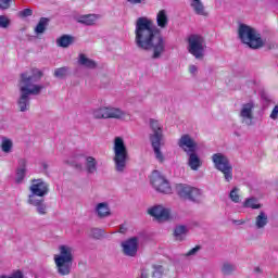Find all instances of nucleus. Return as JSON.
<instances>
[{
    "instance_id": "obj_45",
    "label": "nucleus",
    "mask_w": 278,
    "mask_h": 278,
    "mask_svg": "<svg viewBox=\"0 0 278 278\" xmlns=\"http://www.w3.org/2000/svg\"><path fill=\"white\" fill-rule=\"evenodd\" d=\"M128 3H131L132 5H138L140 3H144L147 0H127Z\"/></svg>"
},
{
    "instance_id": "obj_13",
    "label": "nucleus",
    "mask_w": 278,
    "mask_h": 278,
    "mask_svg": "<svg viewBox=\"0 0 278 278\" xmlns=\"http://www.w3.org/2000/svg\"><path fill=\"white\" fill-rule=\"evenodd\" d=\"M178 147L185 151V153L190 154L197 152V143L194 142V139L190 137V135H182L180 139L178 140Z\"/></svg>"
},
{
    "instance_id": "obj_48",
    "label": "nucleus",
    "mask_w": 278,
    "mask_h": 278,
    "mask_svg": "<svg viewBox=\"0 0 278 278\" xmlns=\"http://www.w3.org/2000/svg\"><path fill=\"white\" fill-rule=\"evenodd\" d=\"M76 168L81 169V164H77V165H76Z\"/></svg>"
},
{
    "instance_id": "obj_23",
    "label": "nucleus",
    "mask_w": 278,
    "mask_h": 278,
    "mask_svg": "<svg viewBox=\"0 0 278 278\" xmlns=\"http://www.w3.org/2000/svg\"><path fill=\"white\" fill-rule=\"evenodd\" d=\"M188 233V228L184 225L177 226L174 230V237L176 240L181 242V240H186V235Z\"/></svg>"
},
{
    "instance_id": "obj_30",
    "label": "nucleus",
    "mask_w": 278,
    "mask_h": 278,
    "mask_svg": "<svg viewBox=\"0 0 278 278\" xmlns=\"http://www.w3.org/2000/svg\"><path fill=\"white\" fill-rule=\"evenodd\" d=\"M79 64L86 66V68H97V62L88 59L86 54H79Z\"/></svg>"
},
{
    "instance_id": "obj_16",
    "label": "nucleus",
    "mask_w": 278,
    "mask_h": 278,
    "mask_svg": "<svg viewBox=\"0 0 278 278\" xmlns=\"http://www.w3.org/2000/svg\"><path fill=\"white\" fill-rule=\"evenodd\" d=\"M150 127L153 131V135L150 136L151 142L154 140L162 141V126L160 125V122L155 119H150Z\"/></svg>"
},
{
    "instance_id": "obj_1",
    "label": "nucleus",
    "mask_w": 278,
    "mask_h": 278,
    "mask_svg": "<svg viewBox=\"0 0 278 278\" xmlns=\"http://www.w3.org/2000/svg\"><path fill=\"white\" fill-rule=\"evenodd\" d=\"M135 42L139 49L143 51H152L153 60L162 58L166 51V42L160 29L153 24V20L149 17H139L136 21Z\"/></svg>"
},
{
    "instance_id": "obj_12",
    "label": "nucleus",
    "mask_w": 278,
    "mask_h": 278,
    "mask_svg": "<svg viewBox=\"0 0 278 278\" xmlns=\"http://www.w3.org/2000/svg\"><path fill=\"white\" fill-rule=\"evenodd\" d=\"M148 214H150V216H153V218H155V220H157L159 223H164L165 220H169L170 218V211L162 205H156L149 208Z\"/></svg>"
},
{
    "instance_id": "obj_11",
    "label": "nucleus",
    "mask_w": 278,
    "mask_h": 278,
    "mask_svg": "<svg viewBox=\"0 0 278 278\" xmlns=\"http://www.w3.org/2000/svg\"><path fill=\"white\" fill-rule=\"evenodd\" d=\"M29 190L34 197H47L49 194V184L45 182L42 179H33L30 181Z\"/></svg>"
},
{
    "instance_id": "obj_34",
    "label": "nucleus",
    "mask_w": 278,
    "mask_h": 278,
    "mask_svg": "<svg viewBox=\"0 0 278 278\" xmlns=\"http://www.w3.org/2000/svg\"><path fill=\"white\" fill-rule=\"evenodd\" d=\"M235 270H236V265L231 263H224V265L222 266L223 275H232Z\"/></svg>"
},
{
    "instance_id": "obj_20",
    "label": "nucleus",
    "mask_w": 278,
    "mask_h": 278,
    "mask_svg": "<svg viewBox=\"0 0 278 278\" xmlns=\"http://www.w3.org/2000/svg\"><path fill=\"white\" fill-rule=\"evenodd\" d=\"M191 8L194 10L195 14L200 16H207V12H205V7L201 0H192Z\"/></svg>"
},
{
    "instance_id": "obj_44",
    "label": "nucleus",
    "mask_w": 278,
    "mask_h": 278,
    "mask_svg": "<svg viewBox=\"0 0 278 278\" xmlns=\"http://www.w3.org/2000/svg\"><path fill=\"white\" fill-rule=\"evenodd\" d=\"M277 117H278V105H275V108L270 113V118H273V121H277Z\"/></svg>"
},
{
    "instance_id": "obj_24",
    "label": "nucleus",
    "mask_w": 278,
    "mask_h": 278,
    "mask_svg": "<svg viewBox=\"0 0 278 278\" xmlns=\"http://www.w3.org/2000/svg\"><path fill=\"white\" fill-rule=\"evenodd\" d=\"M77 23H80V25H94L97 16L94 14L81 15L78 17Z\"/></svg>"
},
{
    "instance_id": "obj_47",
    "label": "nucleus",
    "mask_w": 278,
    "mask_h": 278,
    "mask_svg": "<svg viewBox=\"0 0 278 278\" xmlns=\"http://www.w3.org/2000/svg\"><path fill=\"white\" fill-rule=\"evenodd\" d=\"M255 273H262V268H260V267H255Z\"/></svg>"
},
{
    "instance_id": "obj_6",
    "label": "nucleus",
    "mask_w": 278,
    "mask_h": 278,
    "mask_svg": "<svg viewBox=\"0 0 278 278\" xmlns=\"http://www.w3.org/2000/svg\"><path fill=\"white\" fill-rule=\"evenodd\" d=\"M212 162L219 173H223L226 181L233 179V166L229 162V159L223 153H215L212 155Z\"/></svg>"
},
{
    "instance_id": "obj_14",
    "label": "nucleus",
    "mask_w": 278,
    "mask_h": 278,
    "mask_svg": "<svg viewBox=\"0 0 278 278\" xmlns=\"http://www.w3.org/2000/svg\"><path fill=\"white\" fill-rule=\"evenodd\" d=\"M253 110H255V104L253 102H249L242 105L240 117L244 124L253 125Z\"/></svg>"
},
{
    "instance_id": "obj_32",
    "label": "nucleus",
    "mask_w": 278,
    "mask_h": 278,
    "mask_svg": "<svg viewBox=\"0 0 278 278\" xmlns=\"http://www.w3.org/2000/svg\"><path fill=\"white\" fill-rule=\"evenodd\" d=\"M0 147H1V150L3 151V153H11L12 147H14V144L12 143L11 139L3 137Z\"/></svg>"
},
{
    "instance_id": "obj_46",
    "label": "nucleus",
    "mask_w": 278,
    "mask_h": 278,
    "mask_svg": "<svg viewBox=\"0 0 278 278\" xmlns=\"http://www.w3.org/2000/svg\"><path fill=\"white\" fill-rule=\"evenodd\" d=\"M189 73H191L192 75H194V73H197V67H195V65H190V66H189Z\"/></svg>"
},
{
    "instance_id": "obj_39",
    "label": "nucleus",
    "mask_w": 278,
    "mask_h": 278,
    "mask_svg": "<svg viewBox=\"0 0 278 278\" xmlns=\"http://www.w3.org/2000/svg\"><path fill=\"white\" fill-rule=\"evenodd\" d=\"M265 49H266L267 51H275V49H278V43H277V41H267V42L265 43Z\"/></svg>"
},
{
    "instance_id": "obj_42",
    "label": "nucleus",
    "mask_w": 278,
    "mask_h": 278,
    "mask_svg": "<svg viewBox=\"0 0 278 278\" xmlns=\"http://www.w3.org/2000/svg\"><path fill=\"white\" fill-rule=\"evenodd\" d=\"M0 278H23V271H21V269H17L11 276L8 277L5 275H2L0 276Z\"/></svg>"
},
{
    "instance_id": "obj_3",
    "label": "nucleus",
    "mask_w": 278,
    "mask_h": 278,
    "mask_svg": "<svg viewBox=\"0 0 278 278\" xmlns=\"http://www.w3.org/2000/svg\"><path fill=\"white\" fill-rule=\"evenodd\" d=\"M238 36L241 42L247 45L250 49H262V47H264L262 35H260L255 28L247 24L239 25Z\"/></svg>"
},
{
    "instance_id": "obj_41",
    "label": "nucleus",
    "mask_w": 278,
    "mask_h": 278,
    "mask_svg": "<svg viewBox=\"0 0 278 278\" xmlns=\"http://www.w3.org/2000/svg\"><path fill=\"white\" fill-rule=\"evenodd\" d=\"M91 236H92V238H96L97 240H99V238H101L103 236V230H101L99 228H93L91 230Z\"/></svg>"
},
{
    "instance_id": "obj_15",
    "label": "nucleus",
    "mask_w": 278,
    "mask_h": 278,
    "mask_svg": "<svg viewBox=\"0 0 278 278\" xmlns=\"http://www.w3.org/2000/svg\"><path fill=\"white\" fill-rule=\"evenodd\" d=\"M123 252L129 257H135L136 253H138V238L132 237L122 243Z\"/></svg>"
},
{
    "instance_id": "obj_38",
    "label": "nucleus",
    "mask_w": 278,
    "mask_h": 278,
    "mask_svg": "<svg viewBox=\"0 0 278 278\" xmlns=\"http://www.w3.org/2000/svg\"><path fill=\"white\" fill-rule=\"evenodd\" d=\"M0 27L2 29L10 27V20L5 15H0Z\"/></svg>"
},
{
    "instance_id": "obj_27",
    "label": "nucleus",
    "mask_w": 278,
    "mask_h": 278,
    "mask_svg": "<svg viewBox=\"0 0 278 278\" xmlns=\"http://www.w3.org/2000/svg\"><path fill=\"white\" fill-rule=\"evenodd\" d=\"M152 147L154 149L155 157L159 160L161 163L164 162V154H162V151L160 150V147L162 144V141H157V139H154L151 141Z\"/></svg>"
},
{
    "instance_id": "obj_18",
    "label": "nucleus",
    "mask_w": 278,
    "mask_h": 278,
    "mask_svg": "<svg viewBox=\"0 0 278 278\" xmlns=\"http://www.w3.org/2000/svg\"><path fill=\"white\" fill-rule=\"evenodd\" d=\"M156 25L161 29H164L168 25V15L166 14V10H161L156 14Z\"/></svg>"
},
{
    "instance_id": "obj_28",
    "label": "nucleus",
    "mask_w": 278,
    "mask_h": 278,
    "mask_svg": "<svg viewBox=\"0 0 278 278\" xmlns=\"http://www.w3.org/2000/svg\"><path fill=\"white\" fill-rule=\"evenodd\" d=\"M97 213L99 218H105V216H110V207L108 206V203H99L97 205Z\"/></svg>"
},
{
    "instance_id": "obj_22",
    "label": "nucleus",
    "mask_w": 278,
    "mask_h": 278,
    "mask_svg": "<svg viewBox=\"0 0 278 278\" xmlns=\"http://www.w3.org/2000/svg\"><path fill=\"white\" fill-rule=\"evenodd\" d=\"M75 38L70 35H63L56 40L58 47H62L63 49H66L73 45Z\"/></svg>"
},
{
    "instance_id": "obj_31",
    "label": "nucleus",
    "mask_w": 278,
    "mask_h": 278,
    "mask_svg": "<svg viewBox=\"0 0 278 278\" xmlns=\"http://www.w3.org/2000/svg\"><path fill=\"white\" fill-rule=\"evenodd\" d=\"M141 278H162V267L154 269L153 271L143 270Z\"/></svg>"
},
{
    "instance_id": "obj_21",
    "label": "nucleus",
    "mask_w": 278,
    "mask_h": 278,
    "mask_svg": "<svg viewBox=\"0 0 278 278\" xmlns=\"http://www.w3.org/2000/svg\"><path fill=\"white\" fill-rule=\"evenodd\" d=\"M20 168H17L16 172V184H23V179H25V173L27 169L25 168L27 166V161L21 160L20 161Z\"/></svg>"
},
{
    "instance_id": "obj_40",
    "label": "nucleus",
    "mask_w": 278,
    "mask_h": 278,
    "mask_svg": "<svg viewBox=\"0 0 278 278\" xmlns=\"http://www.w3.org/2000/svg\"><path fill=\"white\" fill-rule=\"evenodd\" d=\"M13 0H0V10H9Z\"/></svg>"
},
{
    "instance_id": "obj_43",
    "label": "nucleus",
    "mask_w": 278,
    "mask_h": 278,
    "mask_svg": "<svg viewBox=\"0 0 278 278\" xmlns=\"http://www.w3.org/2000/svg\"><path fill=\"white\" fill-rule=\"evenodd\" d=\"M199 251H201V245H195L194 248H192L191 250H189L186 253V256L190 257V255H197V253H199Z\"/></svg>"
},
{
    "instance_id": "obj_26",
    "label": "nucleus",
    "mask_w": 278,
    "mask_h": 278,
    "mask_svg": "<svg viewBox=\"0 0 278 278\" xmlns=\"http://www.w3.org/2000/svg\"><path fill=\"white\" fill-rule=\"evenodd\" d=\"M255 225L257 229H264V227L268 225V215H266L264 212H261L255 218Z\"/></svg>"
},
{
    "instance_id": "obj_37",
    "label": "nucleus",
    "mask_w": 278,
    "mask_h": 278,
    "mask_svg": "<svg viewBox=\"0 0 278 278\" xmlns=\"http://www.w3.org/2000/svg\"><path fill=\"white\" fill-rule=\"evenodd\" d=\"M34 11L31 9H24L17 13L20 18H27V16H31Z\"/></svg>"
},
{
    "instance_id": "obj_5",
    "label": "nucleus",
    "mask_w": 278,
    "mask_h": 278,
    "mask_svg": "<svg viewBox=\"0 0 278 278\" xmlns=\"http://www.w3.org/2000/svg\"><path fill=\"white\" fill-rule=\"evenodd\" d=\"M114 157L113 162L115 164V170L117 173H123L127 167V162L129 161V152H127V147L125 141L121 137H116L114 141Z\"/></svg>"
},
{
    "instance_id": "obj_29",
    "label": "nucleus",
    "mask_w": 278,
    "mask_h": 278,
    "mask_svg": "<svg viewBox=\"0 0 278 278\" xmlns=\"http://www.w3.org/2000/svg\"><path fill=\"white\" fill-rule=\"evenodd\" d=\"M49 26V18L47 17H41L35 27V33L37 34H45L47 30V27Z\"/></svg>"
},
{
    "instance_id": "obj_35",
    "label": "nucleus",
    "mask_w": 278,
    "mask_h": 278,
    "mask_svg": "<svg viewBox=\"0 0 278 278\" xmlns=\"http://www.w3.org/2000/svg\"><path fill=\"white\" fill-rule=\"evenodd\" d=\"M66 73H68V68H66V67L56 68L54 71V77L62 79L63 77H66Z\"/></svg>"
},
{
    "instance_id": "obj_8",
    "label": "nucleus",
    "mask_w": 278,
    "mask_h": 278,
    "mask_svg": "<svg viewBox=\"0 0 278 278\" xmlns=\"http://www.w3.org/2000/svg\"><path fill=\"white\" fill-rule=\"evenodd\" d=\"M150 181L156 192H161L162 194H170V192H173L170 182H168L166 177H164L160 170L152 172Z\"/></svg>"
},
{
    "instance_id": "obj_25",
    "label": "nucleus",
    "mask_w": 278,
    "mask_h": 278,
    "mask_svg": "<svg viewBox=\"0 0 278 278\" xmlns=\"http://www.w3.org/2000/svg\"><path fill=\"white\" fill-rule=\"evenodd\" d=\"M86 170L89 175L97 173V159L93 156H88L86 159Z\"/></svg>"
},
{
    "instance_id": "obj_17",
    "label": "nucleus",
    "mask_w": 278,
    "mask_h": 278,
    "mask_svg": "<svg viewBox=\"0 0 278 278\" xmlns=\"http://www.w3.org/2000/svg\"><path fill=\"white\" fill-rule=\"evenodd\" d=\"M28 203L37 207L38 214H47V205L45 204V200H34V195H29Z\"/></svg>"
},
{
    "instance_id": "obj_7",
    "label": "nucleus",
    "mask_w": 278,
    "mask_h": 278,
    "mask_svg": "<svg viewBox=\"0 0 278 278\" xmlns=\"http://www.w3.org/2000/svg\"><path fill=\"white\" fill-rule=\"evenodd\" d=\"M188 52L193 55L195 60H203L205 54V39L201 35H191L188 37Z\"/></svg>"
},
{
    "instance_id": "obj_9",
    "label": "nucleus",
    "mask_w": 278,
    "mask_h": 278,
    "mask_svg": "<svg viewBox=\"0 0 278 278\" xmlns=\"http://www.w3.org/2000/svg\"><path fill=\"white\" fill-rule=\"evenodd\" d=\"M92 117L96 119L101 118H124L125 112L116 108L103 106L92 111Z\"/></svg>"
},
{
    "instance_id": "obj_4",
    "label": "nucleus",
    "mask_w": 278,
    "mask_h": 278,
    "mask_svg": "<svg viewBox=\"0 0 278 278\" xmlns=\"http://www.w3.org/2000/svg\"><path fill=\"white\" fill-rule=\"evenodd\" d=\"M54 264L61 277L71 275V268L73 267V249L68 245H61L60 255L54 256Z\"/></svg>"
},
{
    "instance_id": "obj_36",
    "label": "nucleus",
    "mask_w": 278,
    "mask_h": 278,
    "mask_svg": "<svg viewBox=\"0 0 278 278\" xmlns=\"http://www.w3.org/2000/svg\"><path fill=\"white\" fill-rule=\"evenodd\" d=\"M230 200L233 203H240V195L238 194V188H233L229 194Z\"/></svg>"
},
{
    "instance_id": "obj_19",
    "label": "nucleus",
    "mask_w": 278,
    "mask_h": 278,
    "mask_svg": "<svg viewBox=\"0 0 278 278\" xmlns=\"http://www.w3.org/2000/svg\"><path fill=\"white\" fill-rule=\"evenodd\" d=\"M189 166L192 170H199L201 166V159H199V155L195 152H190L189 154Z\"/></svg>"
},
{
    "instance_id": "obj_33",
    "label": "nucleus",
    "mask_w": 278,
    "mask_h": 278,
    "mask_svg": "<svg viewBox=\"0 0 278 278\" xmlns=\"http://www.w3.org/2000/svg\"><path fill=\"white\" fill-rule=\"evenodd\" d=\"M243 207H250L251 210H260V207H262V204H257V199L255 198H248L243 203Z\"/></svg>"
},
{
    "instance_id": "obj_2",
    "label": "nucleus",
    "mask_w": 278,
    "mask_h": 278,
    "mask_svg": "<svg viewBox=\"0 0 278 278\" xmlns=\"http://www.w3.org/2000/svg\"><path fill=\"white\" fill-rule=\"evenodd\" d=\"M42 79V73L39 70H31V76L27 73L21 74L20 90L21 97L18 100L20 112H27L29 110V94H38L45 89L42 85H34V81H40Z\"/></svg>"
},
{
    "instance_id": "obj_10",
    "label": "nucleus",
    "mask_w": 278,
    "mask_h": 278,
    "mask_svg": "<svg viewBox=\"0 0 278 278\" xmlns=\"http://www.w3.org/2000/svg\"><path fill=\"white\" fill-rule=\"evenodd\" d=\"M176 193L180 199H188L189 201H197L201 197V190L186 184L176 185Z\"/></svg>"
}]
</instances>
